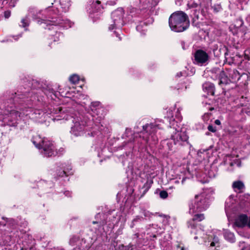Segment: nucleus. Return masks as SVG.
<instances>
[{"label":"nucleus","instance_id":"1","mask_svg":"<svg viewBox=\"0 0 250 250\" xmlns=\"http://www.w3.org/2000/svg\"><path fill=\"white\" fill-rule=\"evenodd\" d=\"M189 21L185 13L178 11L173 13L169 18L170 29L175 32H182L189 26Z\"/></svg>","mask_w":250,"mask_h":250},{"label":"nucleus","instance_id":"36","mask_svg":"<svg viewBox=\"0 0 250 250\" xmlns=\"http://www.w3.org/2000/svg\"><path fill=\"white\" fill-rule=\"evenodd\" d=\"M96 2H97L98 4H99L100 3V2L99 1H96Z\"/></svg>","mask_w":250,"mask_h":250},{"label":"nucleus","instance_id":"7","mask_svg":"<svg viewBox=\"0 0 250 250\" xmlns=\"http://www.w3.org/2000/svg\"><path fill=\"white\" fill-rule=\"evenodd\" d=\"M208 60V56L205 51L198 50L196 51L194 54V60L193 62L199 65H202L206 63Z\"/></svg>","mask_w":250,"mask_h":250},{"label":"nucleus","instance_id":"23","mask_svg":"<svg viewBox=\"0 0 250 250\" xmlns=\"http://www.w3.org/2000/svg\"><path fill=\"white\" fill-rule=\"evenodd\" d=\"M218 244V239L216 237L214 238V241L212 242L210 244V246L213 247L216 246V245Z\"/></svg>","mask_w":250,"mask_h":250},{"label":"nucleus","instance_id":"21","mask_svg":"<svg viewBox=\"0 0 250 250\" xmlns=\"http://www.w3.org/2000/svg\"><path fill=\"white\" fill-rule=\"evenodd\" d=\"M69 81L73 83H76L79 81V77L77 75H73L70 77Z\"/></svg>","mask_w":250,"mask_h":250},{"label":"nucleus","instance_id":"10","mask_svg":"<svg viewBox=\"0 0 250 250\" xmlns=\"http://www.w3.org/2000/svg\"><path fill=\"white\" fill-rule=\"evenodd\" d=\"M45 23L47 24H52V25H57L60 24L62 26H64L65 28L71 27L72 26V23L68 20H62L60 19L57 20L56 21H49L45 22Z\"/></svg>","mask_w":250,"mask_h":250},{"label":"nucleus","instance_id":"29","mask_svg":"<svg viewBox=\"0 0 250 250\" xmlns=\"http://www.w3.org/2000/svg\"><path fill=\"white\" fill-rule=\"evenodd\" d=\"M214 123L217 125H221V122L219 120H216L215 121Z\"/></svg>","mask_w":250,"mask_h":250},{"label":"nucleus","instance_id":"33","mask_svg":"<svg viewBox=\"0 0 250 250\" xmlns=\"http://www.w3.org/2000/svg\"><path fill=\"white\" fill-rule=\"evenodd\" d=\"M10 5H11V6H13V7H14V6H15V5H14V3H12V2H11V3H10Z\"/></svg>","mask_w":250,"mask_h":250},{"label":"nucleus","instance_id":"5","mask_svg":"<svg viewBox=\"0 0 250 250\" xmlns=\"http://www.w3.org/2000/svg\"><path fill=\"white\" fill-rule=\"evenodd\" d=\"M63 119L72 123L71 127L70 133L75 136L83 135L84 130V124L81 120L80 117L75 114L71 115L66 114L63 117Z\"/></svg>","mask_w":250,"mask_h":250},{"label":"nucleus","instance_id":"25","mask_svg":"<svg viewBox=\"0 0 250 250\" xmlns=\"http://www.w3.org/2000/svg\"><path fill=\"white\" fill-rule=\"evenodd\" d=\"M11 16V11L7 10L4 12V16L6 19L9 18Z\"/></svg>","mask_w":250,"mask_h":250},{"label":"nucleus","instance_id":"20","mask_svg":"<svg viewBox=\"0 0 250 250\" xmlns=\"http://www.w3.org/2000/svg\"><path fill=\"white\" fill-rule=\"evenodd\" d=\"M118 249L119 250H133V245L131 244L127 246L120 245Z\"/></svg>","mask_w":250,"mask_h":250},{"label":"nucleus","instance_id":"4","mask_svg":"<svg viewBox=\"0 0 250 250\" xmlns=\"http://www.w3.org/2000/svg\"><path fill=\"white\" fill-rule=\"evenodd\" d=\"M32 142L36 147L42 149V153L44 156L50 157L55 155L57 153L53 144L49 141L42 139L40 136H34Z\"/></svg>","mask_w":250,"mask_h":250},{"label":"nucleus","instance_id":"17","mask_svg":"<svg viewBox=\"0 0 250 250\" xmlns=\"http://www.w3.org/2000/svg\"><path fill=\"white\" fill-rule=\"evenodd\" d=\"M232 187L234 189L241 190L244 188V184L241 181H236L233 182Z\"/></svg>","mask_w":250,"mask_h":250},{"label":"nucleus","instance_id":"24","mask_svg":"<svg viewBox=\"0 0 250 250\" xmlns=\"http://www.w3.org/2000/svg\"><path fill=\"white\" fill-rule=\"evenodd\" d=\"M208 129L212 132H215L216 131L215 127L213 126L212 125H209L208 127Z\"/></svg>","mask_w":250,"mask_h":250},{"label":"nucleus","instance_id":"22","mask_svg":"<svg viewBox=\"0 0 250 250\" xmlns=\"http://www.w3.org/2000/svg\"><path fill=\"white\" fill-rule=\"evenodd\" d=\"M160 196L163 199H165L167 197L168 194L166 191H161L160 193Z\"/></svg>","mask_w":250,"mask_h":250},{"label":"nucleus","instance_id":"2","mask_svg":"<svg viewBox=\"0 0 250 250\" xmlns=\"http://www.w3.org/2000/svg\"><path fill=\"white\" fill-rule=\"evenodd\" d=\"M209 206L208 198L206 194L203 193L196 195L189 205V212L194 214L206 210Z\"/></svg>","mask_w":250,"mask_h":250},{"label":"nucleus","instance_id":"15","mask_svg":"<svg viewBox=\"0 0 250 250\" xmlns=\"http://www.w3.org/2000/svg\"><path fill=\"white\" fill-rule=\"evenodd\" d=\"M220 81L219 84H227L228 82V79L224 71H221L219 75Z\"/></svg>","mask_w":250,"mask_h":250},{"label":"nucleus","instance_id":"40","mask_svg":"<svg viewBox=\"0 0 250 250\" xmlns=\"http://www.w3.org/2000/svg\"><path fill=\"white\" fill-rule=\"evenodd\" d=\"M136 28H137V30H138L139 26H137Z\"/></svg>","mask_w":250,"mask_h":250},{"label":"nucleus","instance_id":"6","mask_svg":"<svg viewBox=\"0 0 250 250\" xmlns=\"http://www.w3.org/2000/svg\"><path fill=\"white\" fill-rule=\"evenodd\" d=\"M123 15L124 11L121 8H118L112 12L111 14V18L112 19L113 24H111L109 26V30H113L115 28V26H120L123 25L122 18Z\"/></svg>","mask_w":250,"mask_h":250},{"label":"nucleus","instance_id":"3","mask_svg":"<svg viewBox=\"0 0 250 250\" xmlns=\"http://www.w3.org/2000/svg\"><path fill=\"white\" fill-rule=\"evenodd\" d=\"M161 122L159 120H156L154 123L147 124L143 126V138L146 142H153L154 143L157 141L158 138L156 135V132L158 129L163 128L159 123Z\"/></svg>","mask_w":250,"mask_h":250},{"label":"nucleus","instance_id":"11","mask_svg":"<svg viewBox=\"0 0 250 250\" xmlns=\"http://www.w3.org/2000/svg\"><path fill=\"white\" fill-rule=\"evenodd\" d=\"M205 218L204 214H196L193 218L189 220L188 223V227H190L191 229H194L195 226V221H201L203 220H204Z\"/></svg>","mask_w":250,"mask_h":250},{"label":"nucleus","instance_id":"39","mask_svg":"<svg viewBox=\"0 0 250 250\" xmlns=\"http://www.w3.org/2000/svg\"><path fill=\"white\" fill-rule=\"evenodd\" d=\"M166 119L167 120V121H168V118H166Z\"/></svg>","mask_w":250,"mask_h":250},{"label":"nucleus","instance_id":"18","mask_svg":"<svg viewBox=\"0 0 250 250\" xmlns=\"http://www.w3.org/2000/svg\"><path fill=\"white\" fill-rule=\"evenodd\" d=\"M21 24H20V26L23 27H26L28 26L29 24V21L28 20V18L27 17H25V18H22L21 20Z\"/></svg>","mask_w":250,"mask_h":250},{"label":"nucleus","instance_id":"38","mask_svg":"<svg viewBox=\"0 0 250 250\" xmlns=\"http://www.w3.org/2000/svg\"><path fill=\"white\" fill-rule=\"evenodd\" d=\"M58 108L59 109V111H61V108L60 107H59Z\"/></svg>","mask_w":250,"mask_h":250},{"label":"nucleus","instance_id":"26","mask_svg":"<svg viewBox=\"0 0 250 250\" xmlns=\"http://www.w3.org/2000/svg\"><path fill=\"white\" fill-rule=\"evenodd\" d=\"M169 126L170 127H171L172 126L174 125V119H173V117H171L169 119Z\"/></svg>","mask_w":250,"mask_h":250},{"label":"nucleus","instance_id":"28","mask_svg":"<svg viewBox=\"0 0 250 250\" xmlns=\"http://www.w3.org/2000/svg\"><path fill=\"white\" fill-rule=\"evenodd\" d=\"M143 213L145 216H149L150 213L148 211H146L145 210H144Z\"/></svg>","mask_w":250,"mask_h":250},{"label":"nucleus","instance_id":"30","mask_svg":"<svg viewBox=\"0 0 250 250\" xmlns=\"http://www.w3.org/2000/svg\"><path fill=\"white\" fill-rule=\"evenodd\" d=\"M246 21L250 25V15L247 17Z\"/></svg>","mask_w":250,"mask_h":250},{"label":"nucleus","instance_id":"35","mask_svg":"<svg viewBox=\"0 0 250 250\" xmlns=\"http://www.w3.org/2000/svg\"><path fill=\"white\" fill-rule=\"evenodd\" d=\"M66 172L65 170H63L62 172L63 174H65Z\"/></svg>","mask_w":250,"mask_h":250},{"label":"nucleus","instance_id":"8","mask_svg":"<svg viewBox=\"0 0 250 250\" xmlns=\"http://www.w3.org/2000/svg\"><path fill=\"white\" fill-rule=\"evenodd\" d=\"M171 139L173 140L175 145L178 144H181V142H185L188 140V136L184 131L176 130L175 132L172 134Z\"/></svg>","mask_w":250,"mask_h":250},{"label":"nucleus","instance_id":"12","mask_svg":"<svg viewBox=\"0 0 250 250\" xmlns=\"http://www.w3.org/2000/svg\"><path fill=\"white\" fill-rule=\"evenodd\" d=\"M203 88L204 90H206L207 92L208 95H214L215 87L213 84L210 83H205L203 85Z\"/></svg>","mask_w":250,"mask_h":250},{"label":"nucleus","instance_id":"9","mask_svg":"<svg viewBox=\"0 0 250 250\" xmlns=\"http://www.w3.org/2000/svg\"><path fill=\"white\" fill-rule=\"evenodd\" d=\"M248 224L247 215L241 214L238 215L235 220L234 225L238 227H244Z\"/></svg>","mask_w":250,"mask_h":250},{"label":"nucleus","instance_id":"27","mask_svg":"<svg viewBox=\"0 0 250 250\" xmlns=\"http://www.w3.org/2000/svg\"><path fill=\"white\" fill-rule=\"evenodd\" d=\"M28 12H29V15H30L31 14V15H32L33 16L34 18H36L35 16L34 15V11L33 8H30L28 10Z\"/></svg>","mask_w":250,"mask_h":250},{"label":"nucleus","instance_id":"37","mask_svg":"<svg viewBox=\"0 0 250 250\" xmlns=\"http://www.w3.org/2000/svg\"><path fill=\"white\" fill-rule=\"evenodd\" d=\"M67 194H69V192H66V195H67Z\"/></svg>","mask_w":250,"mask_h":250},{"label":"nucleus","instance_id":"32","mask_svg":"<svg viewBox=\"0 0 250 250\" xmlns=\"http://www.w3.org/2000/svg\"><path fill=\"white\" fill-rule=\"evenodd\" d=\"M140 219H141V217H140L139 216H137L136 218H135V219L133 220V222L136 221L137 220H140Z\"/></svg>","mask_w":250,"mask_h":250},{"label":"nucleus","instance_id":"41","mask_svg":"<svg viewBox=\"0 0 250 250\" xmlns=\"http://www.w3.org/2000/svg\"><path fill=\"white\" fill-rule=\"evenodd\" d=\"M181 250H184V249L183 248H182Z\"/></svg>","mask_w":250,"mask_h":250},{"label":"nucleus","instance_id":"16","mask_svg":"<svg viewBox=\"0 0 250 250\" xmlns=\"http://www.w3.org/2000/svg\"><path fill=\"white\" fill-rule=\"evenodd\" d=\"M44 115V113L39 109L35 110L34 112L32 113V118L35 119L41 118Z\"/></svg>","mask_w":250,"mask_h":250},{"label":"nucleus","instance_id":"19","mask_svg":"<svg viewBox=\"0 0 250 250\" xmlns=\"http://www.w3.org/2000/svg\"><path fill=\"white\" fill-rule=\"evenodd\" d=\"M191 232L194 233L195 234L198 235V236H195V237H194L195 239H197L199 237L200 238H202L203 239H205V237H204V236L205 235V233L204 232V231L201 229L200 230H198L197 231V232H196L194 231L193 230H192Z\"/></svg>","mask_w":250,"mask_h":250},{"label":"nucleus","instance_id":"14","mask_svg":"<svg viewBox=\"0 0 250 250\" xmlns=\"http://www.w3.org/2000/svg\"><path fill=\"white\" fill-rule=\"evenodd\" d=\"M225 238L228 241L230 242H234V235L233 233L229 231V230H226L224 232Z\"/></svg>","mask_w":250,"mask_h":250},{"label":"nucleus","instance_id":"34","mask_svg":"<svg viewBox=\"0 0 250 250\" xmlns=\"http://www.w3.org/2000/svg\"><path fill=\"white\" fill-rule=\"evenodd\" d=\"M160 121H162L161 120H160ZM161 123H162V124H164V122H161L159 123V124L161 125V126H163L164 127V126L162 125V124H161Z\"/></svg>","mask_w":250,"mask_h":250},{"label":"nucleus","instance_id":"13","mask_svg":"<svg viewBox=\"0 0 250 250\" xmlns=\"http://www.w3.org/2000/svg\"><path fill=\"white\" fill-rule=\"evenodd\" d=\"M60 4L63 11L66 12L71 5V1L70 0H62L61 1Z\"/></svg>","mask_w":250,"mask_h":250},{"label":"nucleus","instance_id":"42","mask_svg":"<svg viewBox=\"0 0 250 250\" xmlns=\"http://www.w3.org/2000/svg\"><path fill=\"white\" fill-rule=\"evenodd\" d=\"M14 2H16L17 1V0H13Z\"/></svg>","mask_w":250,"mask_h":250},{"label":"nucleus","instance_id":"31","mask_svg":"<svg viewBox=\"0 0 250 250\" xmlns=\"http://www.w3.org/2000/svg\"><path fill=\"white\" fill-rule=\"evenodd\" d=\"M230 207V205H229V203L228 202V201L226 202V209H227V208H229Z\"/></svg>","mask_w":250,"mask_h":250}]
</instances>
